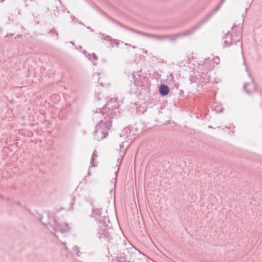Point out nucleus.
Returning <instances> with one entry per match:
<instances>
[{"instance_id":"f257e3e1","label":"nucleus","mask_w":262,"mask_h":262,"mask_svg":"<svg viewBox=\"0 0 262 262\" xmlns=\"http://www.w3.org/2000/svg\"><path fill=\"white\" fill-rule=\"evenodd\" d=\"M112 113L104 117L100 120L96 126L95 132V138L98 141H101L105 138L108 135V133L112 126Z\"/></svg>"},{"instance_id":"f03ea898","label":"nucleus","mask_w":262,"mask_h":262,"mask_svg":"<svg viewBox=\"0 0 262 262\" xmlns=\"http://www.w3.org/2000/svg\"><path fill=\"white\" fill-rule=\"evenodd\" d=\"M207 19L208 18L203 19L202 21H200V23L192 27L190 29L183 32V34L185 35H188L192 34L195 30L198 29L203 24H204L207 20Z\"/></svg>"},{"instance_id":"7ed1b4c3","label":"nucleus","mask_w":262,"mask_h":262,"mask_svg":"<svg viewBox=\"0 0 262 262\" xmlns=\"http://www.w3.org/2000/svg\"><path fill=\"white\" fill-rule=\"evenodd\" d=\"M244 89L248 94H250L256 91V86L254 82L251 80L244 84Z\"/></svg>"},{"instance_id":"20e7f679","label":"nucleus","mask_w":262,"mask_h":262,"mask_svg":"<svg viewBox=\"0 0 262 262\" xmlns=\"http://www.w3.org/2000/svg\"><path fill=\"white\" fill-rule=\"evenodd\" d=\"M55 228L57 230H59L62 232H65L70 230L69 225L67 223H64L62 224H56L55 226Z\"/></svg>"},{"instance_id":"39448f33","label":"nucleus","mask_w":262,"mask_h":262,"mask_svg":"<svg viewBox=\"0 0 262 262\" xmlns=\"http://www.w3.org/2000/svg\"><path fill=\"white\" fill-rule=\"evenodd\" d=\"M117 99L116 98H112L111 101L106 104V107L110 108H116L118 107V104L116 103Z\"/></svg>"},{"instance_id":"423d86ee","label":"nucleus","mask_w":262,"mask_h":262,"mask_svg":"<svg viewBox=\"0 0 262 262\" xmlns=\"http://www.w3.org/2000/svg\"><path fill=\"white\" fill-rule=\"evenodd\" d=\"M169 91L168 87L165 85H161L160 87V93L163 96L167 95L169 93Z\"/></svg>"},{"instance_id":"0eeeda50","label":"nucleus","mask_w":262,"mask_h":262,"mask_svg":"<svg viewBox=\"0 0 262 262\" xmlns=\"http://www.w3.org/2000/svg\"><path fill=\"white\" fill-rule=\"evenodd\" d=\"M224 43L226 46H229L231 45L232 40V37L231 34H227L225 36Z\"/></svg>"},{"instance_id":"6e6552de","label":"nucleus","mask_w":262,"mask_h":262,"mask_svg":"<svg viewBox=\"0 0 262 262\" xmlns=\"http://www.w3.org/2000/svg\"><path fill=\"white\" fill-rule=\"evenodd\" d=\"M93 216L95 217H97L98 216H100V217L102 216V209H99V208L93 209Z\"/></svg>"},{"instance_id":"1a4fd4ad","label":"nucleus","mask_w":262,"mask_h":262,"mask_svg":"<svg viewBox=\"0 0 262 262\" xmlns=\"http://www.w3.org/2000/svg\"><path fill=\"white\" fill-rule=\"evenodd\" d=\"M97 152L96 150H94L92 157L91 161V166H95V163H94V160H95V157H97Z\"/></svg>"},{"instance_id":"9d476101","label":"nucleus","mask_w":262,"mask_h":262,"mask_svg":"<svg viewBox=\"0 0 262 262\" xmlns=\"http://www.w3.org/2000/svg\"><path fill=\"white\" fill-rule=\"evenodd\" d=\"M145 36H147V37H154V38H157L159 39L166 38L167 37L166 36H158V35H151V34H146V33L145 34Z\"/></svg>"},{"instance_id":"9b49d317","label":"nucleus","mask_w":262,"mask_h":262,"mask_svg":"<svg viewBox=\"0 0 262 262\" xmlns=\"http://www.w3.org/2000/svg\"><path fill=\"white\" fill-rule=\"evenodd\" d=\"M238 36L237 37V40L238 44L240 45L241 47H242V43L239 41V39L241 37V27L238 28Z\"/></svg>"},{"instance_id":"f8f14e48","label":"nucleus","mask_w":262,"mask_h":262,"mask_svg":"<svg viewBox=\"0 0 262 262\" xmlns=\"http://www.w3.org/2000/svg\"><path fill=\"white\" fill-rule=\"evenodd\" d=\"M74 249L75 251H76V254L78 256H80V251L79 248L78 246H75Z\"/></svg>"},{"instance_id":"ddd939ff","label":"nucleus","mask_w":262,"mask_h":262,"mask_svg":"<svg viewBox=\"0 0 262 262\" xmlns=\"http://www.w3.org/2000/svg\"><path fill=\"white\" fill-rule=\"evenodd\" d=\"M107 234V232H105L104 230H103V233H102V234L104 235V237H105L106 238H108Z\"/></svg>"},{"instance_id":"4468645a","label":"nucleus","mask_w":262,"mask_h":262,"mask_svg":"<svg viewBox=\"0 0 262 262\" xmlns=\"http://www.w3.org/2000/svg\"><path fill=\"white\" fill-rule=\"evenodd\" d=\"M135 32V31H134ZM136 33L139 34H140L141 35H143V36H145V33H143V32H139V31H135Z\"/></svg>"},{"instance_id":"2eb2a0df","label":"nucleus","mask_w":262,"mask_h":262,"mask_svg":"<svg viewBox=\"0 0 262 262\" xmlns=\"http://www.w3.org/2000/svg\"><path fill=\"white\" fill-rule=\"evenodd\" d=\"M221 5L220 4H219L216 7V8L215 9V10H214V12H216V11H217L218 10H219V9L220 8Z\"/></svg>"},{"instance_id":"dca6fc26","label":"nucleus","mask_w":262,"mask_h":262,"mask_svg":"<svg viewBox=\"0 0 262 262\" xmlns=\"http://www.w3.org/2000/svg\"><path fill=\"white\" fill-rule=\"evenodd\" d=\"M92 56L95 60H97V57L95 54H93Z\"/></svg>"},{"instance_id":"f3484780","label":"nucleus","mask_w":262,"mask_h":262,"mask_svg":"<svg viewBox=\"0 0 262 262\" xmlns=\"http://www.w3.org/2000/svg\"><path fill=\"white\" fill-rule=\"evenodd\" d=\"M181 35H184L183 34V33H181V34H179L177 35H176V37H174V38H176V37H177V36H181Z\"/></svg>"},{"instance_id":"a211bd4d","label":"nucleus","mask_w":262,"mask_h":262,"mask_svg":"<svg viewBox=\"0 0 262 262\" xmlns=\"http://www.w3.org/2000/svg\"><path fill=\"white\" fill-rule=\"evenodd\" d=\"M225 0H222L219 4L222 5V4L224 2Z\"/></svg>"},{"instance_id":"6ab92c4d","label":"nucleus","mask_w":262,"mask_h":262,"mask_svg":"<svg viewBox=\"0 0 262 262\" xmlns=\"http://www.w3.org/2000/svg\"><path fill=\"white\" fill-rule=\"evenodd\" d=\"M98 115H99V114L97 113H96V114H95V117H97V116H98Z\"/></svg>"},{"instance_id":"aec40b11","label":"nucleus","mask_w":262,"mask_h":262,"mask_svg":"<svg viewBox=\"0 0 262 262\" xmlns=\"http://www.w3.org/2000/svg\"><path fill=\"white\" fill-rule=\"evenodd\" d=\"M102 237H103V236H102V235H100L99 236V238H102Z\"/></svg>"},{"instance_id":"412c9836","label":"nucleus","mask_w":262,"mask_h":262,"mask_svg":"<svg viewBox=\"0 0 262 262\" xmlns=\"http://www.w3.org/2000/svg\"><path fill=\"white\" fill-rule=\"evenodd\" d=\"M236 27L235 26H233V30H234V29H235V28Z\"/></svg>"},{"instance_id":"4be33fe9","label":"nucleus","mask_w":262,"mask_h":262,"mask_svg":"<svg viewBox=\"0 0 262 262\" xmlns=\"http://www.w3.org/2000/svg\"><path fill=\"white\" fill-rule=\"evenodd\" d=\"M100 83L102 85H103V84L101 82H100Z\"/></svg>"},{"instance_id":"5701e85b","label":"nucleus","mask_w":262,"mask_h":262,"mask_svg":"<svg viewBox=\"0 0 262 262\" xmlns=\"http://www.w3.org/2000/svg\"><path fill=\"white\" fill-rule=\"evenodd\" d=\"M247 8H246V13L247 12Z\"/></svg>"}]
</instances>
